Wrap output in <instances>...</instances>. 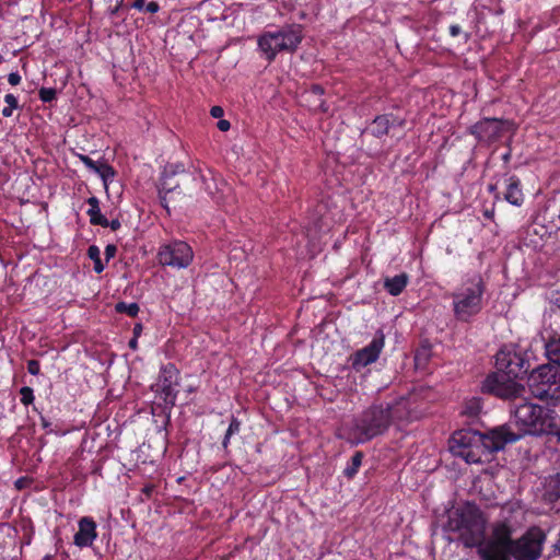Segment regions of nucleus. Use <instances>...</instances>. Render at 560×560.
Masks as SVG:
<instances>
[{"mask_svg":"<svg viewBox=\"0 0 560 560\" xmlns=\"http://www.w3.org/2000/svg\"><path fill=\"white\" fill-rule=\"evenodd\" d=\"M310 92L314 95H317V96H322L324 95L325 93V90L322 85L319 84H313L310 89Z\"/></svg>","mask_w":560,"mask_h":560,"instance_id":"obj_46","label":"nucleus"},{"mask_svg":"<svg viewBox=\"0 0 560 560\" xmlns=\"http://www.w3.org/2000/svg\"><path fill=\"white\" fill-rule=\"evenodd\" d=\"M88 257L93 260L94 262V271L96 273H101L103 272V270L105 269V266L101 259V250L98 248V246L96 245H90L89 248H88Z\"/></svg>","mask_w":560,"mask_h":560,"instance_id":"obj_28","label":"nucleus"},{"mask_svg":"<svg viewBox=\"0 0 560 560\" xmlns=\"http://www.w3.org/2000/svg\"><path fill=\"white\" fill-rule=\"evenodd\" d=\"M412 419L408 398L373 404L353 419L349 429V442L354 445L364 444L385 434L394 423L409 422Z\"/></svg>","mask_w":560,"mask_h":560,"instance_id":"obj_2","label":"nucleus"},{"mask_svg":"<svg viewBox=\"0 0 560 560\" xmlns=\"http://www.w3.org/2000/svg\"><path fill=\"white\" fill-rule=\"evenodd\" d=\"M218 129L221 131H228L231 128V124L226 119H220L217 124Z\"/></svg>","mask_w":560,"mask_h":560,"instance_id":"obj_48","label":"nucleus"},{"mask_svg":"<svg viewBox=\"0 0 560 560\" xmlns=\"http://www.w3.org/2000/svg\"><path fill=\"white\" fill-rule=\"evenodd\" d=\"M492 534L493 538L489 540L490 542L506 547L509 549L512 548L515 539L512 538V529L506 523L502 522L497 524L493 527Z\"/></svg>","mask_w":560,"mask_h":560,"instance_id":"obj_19","label":"nucleus"},{"mask_svg":"<svg viewBox=\"0 0 560 560\" xmlns=\"http://www.w3.org/2000/svg\"><path fill=\"white\" fill-rule=\"evenodd\" d=\"M486 283L480 275L467 278L452 293L453 314L460 323H470L483 307Z\"/></svg>","mask_w":560,"mask_h":560,"instance_id":"obj_4","label":"nucleus"},{"mask_svg":"<svg viewBox=\"0 0 560 560\" xmlns=\"http://www.w3.org/2000/svg\"><path fill=\"white\" fill-rule=\"evenodd\" d=\"M142 329V324H136L132 329L133 337L139 338L141 336Z\"/></svg>","mask_w":560,"mask_h":560,"instance_id":"obj_50","label":"nucleus"},{"mask_svg":"<svg viewBox=\"0 0 560 560\" xmlns=\"http://www.w3.org/2000/svg\"><path fill=\"white\" fill-rule=\"evenodd\" d=\"M546 498L550 502L560 499V471L549 478L546 486Z\"/></svg>","mask_w":560,"mask_h":560,"instance_id":"obj_24","label":"nucleus"},{"mask_svg":"<svg viewBox=\"0 0 560 560\" xmlns=\"http://www.w3.org/2000/svg\"><path fill=\"white\" fill-rule=\"evenodd\" d=\"M210 114L213 118H221L224 114V110L221 106H212Z\"/></svg>","mask_w":560,"mask_h":560,"instance_id":"obj_45","label":"nucleus"},{"mask_svg":"<svg viewBox=\"0 0 560 560\" xmlns=\"http://www.w3.org/2000/svg\"><path fill=\"white\" fill-rule=\"evenodd\" d=\"M241 424H242L241 421L236 417H234V416L231 417L229 428H228V430L224 434V438L222 440V446L224 450H228L231 438L234 434L240 433Z\"/></svg>","mask_w":560,"mask_h":560,"instance_id":"obj_27","label":"nucleus"},{"mask_svg":"<svg viewBox=\"0 0 560 560\" xmlns=\"http://www.w3.org/2000/svg\"><path fill=\"white\" fill-rule=\"evenodd\" d=\"M156 258L163 267L185 269L192 262L194 250L188 243L175 240L167 244H162L159 247Z\"/></svg>","mask_w":560,"mask_h":560,"instance_id":"obj_10","label":"nucleus"},{"mask_svg":"<svg viewBox=\"0 0 560 560\" xmlns=\"http://www.w3.org/2000/svg\"><path fill=\"white\" fill-rule=\"evenodd\" d=\"M386 116L388 117L389 128L393 126H398L400 128L405 126L406 120L404 118H400L393 113H388Z\"/></svg>","mask_w":560,"mask_h":560,"instance_id":"obj_37","label":"nucleus"},{"mask_svg":"<svg viewBox=\"0 0 560 560\" xmlns=\"http://www.w3.org/2000/svg\"><path fill=\"white\" fill-rule=\"evenodd\" d=\"M115 310L117 313L127 314L130 317H137L139 314L140 307L137 303L118 302L115 305Z\"/></svg>","mask_w":560,"mask_h":560,"instance_id":"obj_29","label":"nucleus"},{"mask_svg":"<svg viewBox=\"0 0 560 560\" xmlns=\"http://www.w3.org/2000/svg\"><path fill=\"white\" fill-rule=\"evenodd\" d=\"M486 518L472 503H466L448 515L445 529L458 533V539L467 548L480 546L486 538Z\"/></svg>","mask_w":560,"mask_h":560,"instance_id":"obj_3","label":"nucleus"},{"mask_svg":"<svg viewBox=\"0 0 560 560\" xmlns=\"http://www.w3.org/2000/svg\"><path fill=\"white\" fill-rule=\"evenodd\" d=\"M43 560H55V555H46Z\"/></svg>","mask_w":560,"mask_h":560,"instance_id":"obj_56","label":"nucleus"},{"mask_svg":"<svg viewBox=\"0 0 560 560\" xmlns=\"http://www.w3.org/2000/svg\"><path fill=\"white\" fill-rule=\"evenodd\" d=\"M20 486H21V482L15 483V487L20 488Z\"/></svg>","mask_w":560,"mask_h":560,"instance_id":"obj_60","label":"nucleus"},{"mask_svg":"<svg viewBox=\"0 0 560 560\" xmlns=\"http://www.w3.org/2000/svg\"><path fill=\"white\" fill-rule=\"evenodd\" d=\"M483 434L471 429L455 431L450 439V451L468 464L487 462Z\"/></svg>","mask_w":560,"mask_h":560,"instance_id":"obj_8","label":"nucleus"},{"mask_svg":"<svg viewBox=\"0 0 560 560\" xmlns=\"http://www.w3.org/2000/svg\"><path fill=\"white\" fill-rule=\"evenodd\" d=\"M369 132L375 138H382L389 131V122L386 114L377 115L369 127Z\"/></svg>","mask_w":560,"mask_h":560,"instance_id":"obj_22","label":"nucleus"},{"mask_svg":"<svg viewBox=\"0 0 560 560\" xmlns=\"http://www.w3.org/2000/svg\"><path fill=\"white\" fill-rule=\"evenodd\" d=\"M27 371L31 375L37 376L40 373V363L38 360L32 359L27 362Z\"/></svg>","mask_w":560,"mask_h":560,"instance_id":"obj_36","label":"nucleus"},{"mask_svg":"<svg viewBox=\"0 0 560 560\" xmlns=\"http://www.w3.org/2000/svg\"><path fill=\"white\" fill-rule=\"evenodd\" d=\"M530 394L539 400L556 406L560 402V370L552 364H544L528 375Z\"/></svg>","mask_w":560,"mask_h":560,"instance_id":"obj_7","label":"nucleus"},{"mask_svg":"<svg viewBox=\"0 0 560 560\" xmlns=\"http://www.w3.org/2000/svg\"><path fill=\"white\" fill-rule=\"evenodd\" d=\"M100 226H102V228H109L112 231H117V230L120 229L121 223H120V221L118 219H113V220L109 221L106 218V222L103 223V224H100Z\"/></svg>","mask_w":560,"mask_h":560,"instance_id":"obj_39","label":"nucleus"},{"mask_svg":"<svg viewBox=\"0 0 560 560\" xmlns=\"http://www.w3.org/2000/svg\"><path fill=\"white\" fill-rule=\"evenodd\" d=\"M448 31H450V35L452 37L459 36L463 33V30H462L460 25H458V24L450 25Z\"/></svg>","mask_w":560,"mask_h":560,"instance_id":"obj_43","label":"nucleus"},{"mask_svg":"<svg viewBox=\"0 0 560 560\" xmlns=\"http://www.w3.org/2000/svg\"><path fill=\"white\" fill-rule=\"evenodd\" d=\"M179 385V370L173 363L161 366L156 386V393L163 398L165 408L171 410L176 405Z\"/></svg>","mask_w":560,"mask_h":560,"instance_id":"obj_11","label":"nucleus"},{"mask_svg":"<svg viewBox=\"0 0 560 560\" xmlns=\"http://www.w3.org/2000/svg\"><path fill=\"white\" fill-rule=\"evenodd\" d=\"M409 282V277L407 273L401 272L392 278H386L384 280V289L393 296H398L402 293Z\"/></svg>","mask_w":560,"mask_h":560,"instance_id":"obj_20","label":"nucleus"},{"mask_svg":"<svg viewBox=\"0 0 560 560\" xmlns=\"http://www.w3.org/2000/svg\"><path fill=\"white\" fill-rule=\"evenodd\" d=\"M183 173H185V165L183 163H173L168 164L162 174L174 178V176Z\"/></svg>","mask_w":560,"mask_h":560,"instance_id":"obj_33","label":"nucleus"},{"mask_svg":"<svg viewBox=\"0 0 560 560\" xmlns=\"http://www.w3.org/2000/svg\"><path fill=\"white\" fill-rule=\"evenodd\" d=\"M40 424H42L43 429L46 430L47 434H50L54 432V430L51 429V422L49 420H47L42 415H40Z\"/></svg>","mask_w":560,"mask_h":560,"instance_id":"obj_44","label":"nucleus"},{"mask_svg":"<svg viewBox=\"0 0 560 560\" xmlns=\"http://www.w3.org/2000/svg\"><path fill=\"white\" fill-rule=\"evenodd\" d=\"M131 7L141 11L145 8V0H135Z\"/></svg>","mask_w":560,"mask_h":560,"instance_id":"obj_49","label":"nucleus"},{"mask_svg":"<svg viewBox=\"0 0 560 560\" xmlns=\"http://www.w3.org/2000/svg\"><path fill=\"white\" fill-rule=\"evenodd\" d=\"M145 10L150 13H156L160 10V5L156 1H150L145 4Z\"/></svg>","mask_w":560,"mask_h":560,"instance_id":"obj_47","label":"nucleus"},{"mask_svg":"<svg viewBox=\"0 0 560 560\" xmlns=\"http://www.w3.org/2000/svg\"><path fill=\"white\" fill-rule=\"evenodd\" d=\"M480 400L477 398H472L466 402L463 413L467 415L468 417H477L480 413Z\"/></svg>","mask_w":560,"mask_h":560,"instance_id":"obj_31","label":"nucleus"},{"mask_svg":"<svg viewBox=\"0 0 560 560\" xmlns=\"http://www.w3.org/2000/svg\"><path fill=\"white\" fill-rule=\"evenodd\" d=\"M177 196H178V195H170V196H168V206H170L172 202H174V201H175V199H176V197H177ZM166 212H167L168 214L171 213V211H170V210H168V211H166Z\"/></svg>","mask_w":560,"mask_h":560,"instance_id":"obj_53","label":"nucleus"},{"mask_svg":"<svg viewBox=\"0 0 560 560\" xmlns=\"http://www.w3.org/2000/svg\"><path fill=\"white\" fill-rule=\"evenodd\" d=\"M509 158H510V154H509V153L504 155V160H505V161H508V160H509Z\"/></svg>","mask_w":560,"mask_h":560,"instance_id":"obj_58","label":"nucleus"},{"mask_svg":"<svg viewBox=\"0 0 560 560\" xmlns=\"http://www.w3.org/2000/svg\"><path fill=\"white\" fill-rule=\"evenodd\" d=\"M558 439L560 441V431L557 432Z\"/></svg>","mask_w":560,"mask_h":560,"instance_id":"obj_61","label":"nucleus"},{"mask_svg":"<svg viewBox=\"0 0 560 560\" xmlns=\"http://www.w3.org/2000/svg\"><path fill=\"white\" fill-rule=\"evenodd\" d=\"M547 539L546 532L539 526H530L514 540L510 553L514 560H538Z\"/></svg>","mask_w":560,"mask_h":560,"instance_id":"obj_9","label":"nucleus"},{"mask_svg":"<svg viewBox=\"0 0 560 560\" xmlns=\"http://www.w3.org/2000/svg\"><path fill=\"white\" fill-rule=\"evenodd\" d=\"M513 126L512 121L502 118H483L469 127V133L479 142L494 143L505 130Z\"/></svg>","mask_w":560,"mask_h":560,"instance_id":"obj_12","label":"nucleus"},{"mask_svg":"<svg viewBox=\"0 0 560 560\" xmlns=\"http://www.w3.org/2000/svg\"><path fill=\"white\" fill-rule=\"evenodd\" d=\"M518 434L540 435L552 433L556 428L555 411L532 402H523L514 410Z\"/></svg>","mask_w":560,"mask_h":560,"instance_id":"obj_6","label":"nucleus"},{"mask_svg":"<svg viewBox=\"0 0 560 560\" xmlns=\"http://www.w3.org/2000/svg\"><path fill=\"white\" fill-rule=\"evenodd\" d=\"M3 58H2V55L0 54V63L2 62Z\"/></svg>","mask_w":560,"mask_h":560,"instance_id":"obj_62","label":"nucleus"},{"mask_svg":"<svg viewBox=\"0 0 560 560\" xmlns=\"http://www.w3.org/2000/svg\"><path fill=\"white\" fill-rule=\"evenodd\" d=\"M502 184L505 188L503 194L504 200L513 206H522L524 202V194L520 178L516 175L505 174L502 178Z\"/></svg>","mask_w":560,"mask_h":560,"instance_id":"obj_16","label":"nucleus"},{"mask_svg":"<svg viewBox=\"0 0 560 560\" xmlns=\"http://www.w3.org/2000/svg\"><path fill=\"white\" fill-rule=\"evenodd\" d=\"M94 173L102 178L105 186H107V183L113 180L116 176L115 168L106 162L98 163Z\"/></svg>","mask_w":560,"mask_h":560,"instance_id":"obj_26","label":"nucleus"},{"mask_svg":"<svg viewBox=\"0 0 560 560\" xmlns=\"http://www.w3.org/2000/svg\"><path fill=\"white\" fill-rule=\"evenodd\" d=\"M318 106H319L322 112H327V107H326L325 101L320 100V103H319Z\"/></svg>","mask_w":560,"mask_h":560,"instance_id":"obj_54","label":"nucleus"},{"mask_svg":"<svg viewBox=\"0 0 560 560\" xmlns=\"http://www.w3.org/2000/svg\"><path fill=\"white\" fill-rule=\"evenodd\" d=\"M530 368L527 354L514 346H503L495 354L497 371L489 373L481 384V392L502 399L520 397L525 387L523 380Z\"/></svg>","mask_w":560,"mask_h":560,"instance_id":"obj_1","label":"nucleus"},{"mask_svg":"<svg viewBox=\"0 0 560 560\" xmlns=\"http://www.w3.org/2000/svg\"><path fill=\"white\" fill-rule=\"evenodd\" d=\"M478 548V555L481 560H511L510 549L503 546L487 541L482 542Z\"/></svg>","mask_w":560,"mask_h":560,"instance_id":"obj_17","label":"nucleus"},{"mask_svg":"<svg viewBox=\"0 0 560 560\" xmlns=\"http://www.w3.org/2000/svg\"><path fill=\"white\" fill-rule=\"evenodd\" d=\"M493 214H494V211H493V210H491V211H488V210H487V211L485 212V215H486L488 219H492Z\"/></svg>","mask_w":560,"mask_h":560,"instance_id":"obj_55","label":"nucleus"},{"mask_svg":"<svg viewBox=\"0 0 560 560\" xmlns=\"http://www.w3.org/2000/svg\"><path fill=\"white\" fill-rule=\"evenodd\" d=\"M546 355L550 361L549 364L560 370V335L551 336L545 345Z\"/></svg>","mask_w":560,"mask_h":560,"instance_id":"obj_21","label":"nucleus"},{"mask_svg":"<svg viewBox=\"0 0 560 560\" xmlns=\"http://www.w3.org/2000/svg\"><path fill=\"white\" fill-rule=\"evenodd\" d=\"M498 184H499V182L497 184H490L489 187H488L489 191L491 194H494V198L495 199H499V192H497Z\"/></svg>","mask_w":560,"mask_h":560,"instance_id":"obj_51","label":"nucleus"},{"mask_svg":"<svg viewBox=\"0 0 560 560\" xmlns=\"http://www.w3.org/2000/svg\"><path fill=\"white\" fill-rule=\"evenodd\" d=\"M303 38V26L292 23L285 24L276 31L264 32L258 37L257 45L265 59L272 62L279 52H295Z\"/></svg>","mask_w":560,"mask_h":560,"instance_id":"obj_5","label":"nucleus"},{"mask_svg":"<svg viewBox=\"0 0 560 560\" xmlns=\"http://www.w3.org/2000/svg\"><path fill=\"white\" fill-rule=\"evenodd\" d=\"M464 38H465V43H466V42L470 38V35L466 33V34L464 35Z\"/></svg>","mask_w":560,"mask_h":560,"instance_id":"obj_57","label":"nucleus"},{"mask_svg":"<svg viewBox=\"0 0 560 560\" xmlns=\"http://www.w3.org/2000/svg\"><path fill=\"white\" fill-rule=\"evenodd\" d=\"M128 346L130 349L132 350H137L138 349V338L136 337H132L129 342H128Z\"/></svg>","mask_w":560,"mask_h":560,"instance_id":"obj_52","label":"nucleus"},{"mask_svg":"<svg viewBox=\"0 0 560 560\" xmlns=\"http://www.w3.org/2000/svg\"><path fill=\"white\" fill-rule=\"evenodd\" d=\"M38 96L43 103H51L57 98V91L52 88H42Z\"/></svg>","mask_w":560,"mask_h":560,"instance_id":"obj_32","label":"nucleus"},{"mask_svg":"<svg viewBox=\"0 0 560 560\" xmlns=\"http://www.w3.org/2000/svg\"><path fill=\"white\" fill-rule=\"evenodd\" d=\"M159 199L161 206L168 211V196L183 195L179 184L173 180V177L162 174L160 184L158 186Z\"/></svg>","mask_w":560,"mask_h":560,"instance_id":"obj_18","label":"nucleus"},{"mask_svg":"<svg viewBox=\"0 0 560 560\" xmlns=\"http://www.w3.org/2000/svg\"><path fill=\"white\" fill-rule=\"evenodd\" d=\"M362 459L363 453L361 451H358L352 455L350 463L343 470V474L347 478L351 479L358 474L359 468L362 464Z\"/></svg>","mask_w":560,"mask_h":560,"instance_id":"obj_25","label":"nucleus"},{"mask_svg":"<svg viewBox=\"0 0 560 560\" xmlns=\"http://www.w3.org/2000/svg\"><path fill=\"white\" fill-rule=\"evenodd\" d=\"M90 208L86 211V214L90 218V223L92 225H100L106 222V217H104L100 209V200L92 196L86 200Z\"/></svg>","mask_w":560,"mask_h":560,"instance_id":"obj_23","label":"nucleus"},{"mask_svg":"<svg viewBox=\"0 0 560 560\" xmlns=\"http://www.w3.org/2000/svg\"><path fill=\"white\" fill-rule=\"evenodd\" d=\"M78 532L73 536V544L79 548L91 547L97 538V525L91 516H83L78 522Z\"/></svg>","mask_w":560,"mask_h":560,"instance_id":"obj_15","label":"nucleus"},{"mask_svg":"<svg viewBox=\"0 0 560 560\" xmlns=\"http://www.w3.org/2000/svg\"><path fill=\"white\" fill-rule=\"evenodd\" d=\"M117 253V246L114 244H108L105 247V259L108 261L109 259L114 258Z\"/></svg>","mask_w":560,"mask_h":560,"instance_id":"obj_41","label":"nucleus"},{"mask_svg":"<svg viewBox=\"0 0 560 560\" xmlns=\"http://www.w3.org/2000/svg\"><path fill=\"white\" fill-rule=\"evenodd\" d=\"M20 395H21V402L24 406L32 405L35 399L34 390L32 387H28V386H23L20 389Z\"/></svg>","mask_w":560,"mask_h":560,"instance_id":"obj_34","label":"nucleus"},{"mask_svg":"<svg viewBox=\"0 0 560 560\" xmlns=\"http://www.w3.org/2000/svg\"><path fill=\"white\" fill-rule=\"evenodd\" d=\"M483 434L487 462L490 460V456L505 447L508 444H512L522 439V434L514 432L506 424L490 429Z\"/></svg>","mask_w":560,"mask_h":560,"instance_id":"obj_13","label":"nucleus"},{"mask_svg":"<svg viewBox=\"0 0 560 560\" xmlns=\"http://www.w3.org/2000/svg\"><path fill=\"white\" fill-rule=\"evenodd\" d=\"M21 75L19 74V72H11L9 75H8V82L11 84V85H18L21 83Z\"/></svg>","mask_w":560,"mask_h":560,"instance_id":"obj_42","label":"nucleus"},{"mask_svg":"<svg viewBox=\"0 0 560 560\" xmlns=\"http://www.w3.org/2000/svg\"><path fill=\"white\" fill-rule=\"evenodd\" d=\"M385 346V338L382 332L376 335L372 341L363 347L362 349L357 350L348 358V361L351 368L355 372H360L362 369L368 365L376 362L380 358V354Z\"/></svg>","mask_w":560,"mask_h":560,"instance_id":"obj_14","label":"nucleus"},{"mask_svg":"<svg viewBox=\"0 0 560 560\" xmlns=\"http://www.w3.org/2000/svg\"><path fill=\"white\" fill-rule=\"evenodd\" d=\"M20 486H21V482L15 483V487L20 488Z\"/></svg>","mask_w":560,"mask_h":560,"instance_id":"obj_59","label":"nucleus"},{"mask_svg":"<svg viewBox=\"0 0 560 560\" xmlns=\"http://www.w3.org/2000/svg\"><path fill=\"white\" fill-rule=\"evenodd\" d=\"M4 102L8 104V106L2 108L1 114L3 117L9 118L12 116L13 110L19 107V102L18 98L11 93L4 96Z\"/></svg>","mask_w":560,"mask_h":560,"instance_id":"obj_30","label":"nucleus"},{"mask_svg":"<svg viewBox=\"0 0 560 560\" xmlns=\"http://www.w3.org/2000/svg\"><path fill=\"white\" fill-rule=\"evenodd\" d=\"M74 155L92 172L96 170L98 163L93 161L90 156L81 153H74Z\"/></svg>","mask_w":560,"mask_h":560,"instance_id":"obj_35","label":"nucleus"},{"mask_svg":"<svg viewBox=\"0 0 560 560\" xmlns=\"http://www.w3.org/2000/svg\"><path fill=\"white\" fill-rule=\"evenodd\" d=\"M154 491H155V486L153 483H148V485H144V487L141 489V494L144 497V499L149 500V499H151Z\"/></svg>","mask_w":560,"mask_h":560,"instance_id":"obj_40","label":"nucleus"},{"mask_svg":"<svg viewBox=\"0 0 560 560\" xmlns=\"http://www.w3.org/2000/svg\"><path fill=\"white\" fill-rule=\"evenodd\" d=\"M550 304L560 312V290H555L550 293Z\"/></svg>","mask_w":560,"mask_h":560,"instance_id":"obj_38","label":"nucleus"}]
</instances>
